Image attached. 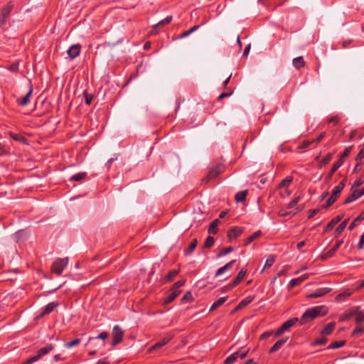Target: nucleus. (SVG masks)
Listing matches in <instances>:
<instances>
[{"instance_id": "nucleus-1", "label": "nucleus", "mask_w": 364, "mask_h": 364, "mask_svg": "<svg viewBox=\"0 0 364 364\" xmlns=\"http://www.w3.org/2000/svg\"><path fill=\"white\" fill-rule=\"evenodd\" d=\"M328 313L326 306H318L308 309L301 318V323H306L319 316H325Z\"/></svg>"}, {"instance_id": "nucleus-2", "label": "nucleus", "mask_w": 364, "mask_h": 364, "mask_svg": "<svg viewBox=\"0 0 364 364\" xmlns=\"http://www.w3.org/2000/svg\"><path fill=\"white\" fill-rule=\"evenodd\" d=\"M346 179L344 178L338 183V185H337L336 186L334 187V188L332 191L331 196L326 200V204L323 205L324 208H327L330 207L336 200V199L338 198L341 192L342 191V190L344 188V187L346 186Z\"/></svg>"}, {"instance_id": "nucleus-3", "label": "nucleus", "mask_w": 364, "mask_h": 364, "mask_svg": "<svg viewBox=\"0 0 364 364\" xmlns=\"http://www.w3.org/2000/svg\"><path fill=\"white\" fill-rule=\"evenodd\" d=\"M68 263V257L58 258L53 264L51 267L52 272L60 276Z\"/></svg>"}, {"instance_id": "nucleus-4", "label": "nucleus", "mask_w": 364, "mask_h": 364, "mask_svg": "<svg viewBox=\"0 0 364 364\" xmlns=\"http://www.w3.org/2000/svg\"><path fill=\"white\" fill-rule=\"evenodd\" d=\"M112 346H115L122 341L123 338H124V331L119 326L116 325L113 327L112 332Z\"/></svg>"}, {"instance_id": "nucleus-5", "label": "nucleus", "mask_w": 364, "mask_h": 364, "mask_svg": "<svg viewBox=\"0 0 364 364\" xmlns=\"http://www.w3.org/2000/svg\"><path fill=\"white\" fill-rule=\"evenodd\" d=\"M223 171V167L221 165H216L211 168L207 176L203 178V183H208L215 179L219 174Z\"/></svg>"}, {"instance_id": "nucleus-6", "label": "nucleus", "mask_w": 364, "mask_h": 364, "mask_svg": "<svg viewBox=\"0 0 364 364\" xmlns=\"http://www.w3.org/2000/svg\"><path fill=\"white\" fill-rule=\"evenodd\" d=\"M299 319L297 318H292L291 319L287 320L275 331L274 336H279L282 333H283L285 331L288 330L291 326H294Z\"/></svg>"}, {"instance_id": "nucleus-7", "label": "nucleus", "mask_w": 364, "mask_h": 364, "mask_svg": "<svg viewBox=\"0 0 364 364\" xmlns=\"http://www.w3.org/2000/svg\"><path fill=\"white\" fill-rule=\"evenodd\" d=\"M355 316V321L357 323L364 321V311H360V307L355 306L350 309L349 316Z\"/></svg>"}, {"instance_id": "nucleus-8", "label": "nucleus", "mask_w": 364, "mask_h": 364, "mask_svg": "<svg viewBox=\"0 0 364 364\" xmlns=\"http://www.w3.org/2000/svg\"><path fill=\"white\" fill-rule=\"evenodd\" d=\"M331 291L330 287H322L316 289L314 292L309 294L306 296L307 299H316L321 297Z\"/></svg>"}, {"instance_id": "nucleus-9", "label": "nucleus", "mask_w": 364, "mask_h": 364, "mask_svg": "<svg viewBox=\"0 0 364 364\" xmlns=\"http://www.w3.org/2000/svg\"><path fill=\"white\" fill-rule=\"evenodd\" d=\"M343 243V240H338L336 244L323 255H322L323 259H326L329 257H331L334 255L338 249L341 246Z\"/></svg>"}, {"instance_id": "nucleus-10", "label": "nucleus", "mask_w": 364, "mask_h": 364, "mask_svg": "<svg viewBox=\"0 0 364 364\" xmlns=\"http://www.w3.org/2000/svg\"><path fill=\"white\" fill-rule=\"evenodd\" d=\"M81 45L79 43L75 44L69 48L67 53L68 56L71 59H74L77 56L80 55V50H81Z\"/></svg>"}, {"instance_id": "nucleus-11", "label": "nucleus", "mask_w": 364, "mask_h": 364, "mask_svg": "<svg viewBox=\"0 0 364 364\" xmlns=\"http://www.w3.org/2000/svg\"><path fill=\"white\" fill-rule=\"evenodd\" d=\"M33 92V86L31 83L29 84V90L28 92L21 98L17 99V103L21 106H26L29 102V99Z\"/></svg>"}, {"instance_id": "nucleus-12", "label": "nucleus", "mask_w": 364, "mask_h": 364, "mask_svg": "<svg viewBox=\"0 0 364 364\" xmlns=\"http://www.w3.org/2000/svg\"><path fill=\"white\" fill-rule=\"evenodd\" d=\"M108 336H109V334L107 332H102L96 337H90L88 339V343H91L92 341H97V339H101V340H102V341L100 343H99L98 345H97L96 346L99 347V348H102V347L105 346V342L104 341V340L107 339L108 338Z\"/></svg>"}, {"instance_id": "nucleus-13", "label": "nucleus", "mask_w": 364, "mask_h": 364, "mask_svg": "<svg viewBox=\"0 0 364 364\" xmlns=\"http://www.w3.org/2000/svg\"><path fill=\"white\" fill-rule=\"evenodd\" d=\"M58 306V302H50L48 304L44 309H43L42 312L38 315V318H42L44 316L51 313L53 309Z\"/></svg>"}, {"instance_id": "nucleus-14", "label": "nucleus", "mask_w": 364, "mask_h": 364, "mask_svg": "<svg viewBox=\"0 0 364 364\" xmlns=\"http://www.w3.org/2000/svg\"><path fill=\"white\" fill-rule=\"evenodd\" d=\"M243 232V228L241 227H233L229 230L228 237L231 239L238 237Z\"/></svg>"}, {"instance_id": "nucleus-15", "label": "nucleus", "mask_w": 364, "mask_h": 364, "mask_svg": "<svg viewBox=\"0 0 364 364\" xmlns=\"http://www.w3.org/2000/svg\"><path fill=\"white\" fill-rule=\"evenodd\" d=\"M343 215H337L328 223V225L326 226V228L323 230V233H326L331 230H332L334 226L338 224L342 219Z\"/></svg>"}, {"instance_id": "nucleus-16", "label": "nucleus", "mask_w": 364, "mask_h": 364, "mask_svg": "<svg viewBox=\"0 0 364 364\" xmlns=\"http://www.w3.org/2000/svg\"><path fill=\"white\" fill-rule=\"evenodd\" d=\"M180 290H173V289H171L164 299V303L167 304L172 302L180 294Z\"/></svg>"}, {"instance_id": "nucleus-17", "label": "nucleus", "mask_w": 364, "mask_h": 364, "mask_svg": "<svg viewBox=\"0 0 364 364\" xmlns=\"http://www.w3.org/2000/svg\"><path fill=\"white\" fill-rule=\"evenodd\" d=\"M14 7V4L12 1L8 2L6 5L1 9V16L9 18Z\"/></svg>"}, {"instance_id": "nucleus-18", "label": "nucleus", "mask_w": 364, "mask_h": 364, "mask_svg": "<svg viewBox=\"0 0 364 364\" xmlns=\"http://www.w3.org/2000/svg\"><path fill=\"white\" fill-rule=\"evenodd\" d=\"M342 164H343V159H338L336 162H335L333 164L330 172L326 177V181H329L331 178L333 173L341 166Z\"/></svg>"}, {"instance_id": "nucleus-19", "label": "nucleus", "mask_w": 364, "mask_h": 364, "mask_svg": "<svg viewBox=\"0 0 364 364\" xmlns=\"http://www.w3.org/2000/svg\"><path fill=\"white\" fill-rule=\"evenodd\" d=\"M288 338V337H285L277 341L269 349V353H272L279 350L281 347L287 341Z\"/></svg>"}, {"instance_id": "nucleus-20", "label": "nucleus", "mask_w": 364, "mask_h": 364, "mask_svg": "<svg viewBox=\"0 0 364 364\" xmlns=\"http://www.w3.org/2000/svg\"><path fill=\"white\" fill-rule=\"evenodd\" d=\"M247 271L245 269H241L237 276L235 278V279L232 281V282L230 284V287H234L239 284L241 281L243 279L244 277L246 274Z\"/></svg>"}, {"instance_id": "nucleus-21", "label": "nucleus", "mask_w": 364, "mask_h": 364, "mask_svg": "<svg viewBox=\"0 0 364 364\" xmlns=\"http://www.w3.org/2000/svg\"><path fill=\"white\" fill-rule=\"evenodd\" d=\"M362 195L360 193V192L358 190H355L353 191V193L349 195L346 200H344V204H348L350 203H352L361 197Z\"/></svg>"}, {"instance_id": "nucleus-22", "label": "nucleus", "mask_w": 364, "mask_h": 364, "mask_svg": "<svg viewBox=\"0 0 364 364\" xmlns=\"http://www.w3.org/2000/svg\"><path fill=\"white\" fill-rule=\"evenodd\" d=\"M235 262V259L232 260V261L228 262L223 267L219 268L215 273V277H218V276L221 275L222 274H223L225 271L230 269L233 267Z\"/></svg>"}, {"instance_id": "nucleus-23", "label": "nucleus", "mask_w": 364, "mask_h": 364, "mask_svg": "<svg viewBox=\"0 0 364 364\" xmlns=\"http://www.w3.org/2000/svg\"><path fill=\"white\" fill-rule=\"evenodd\" d=\"M301 210H302V208H299V207H296L295 208V210H292L290 211H287L284 209H282L279 211L278 215L282 217H285V216H288V215L292 216V215H296V213H298L299 211H301Z\"/></svg>"}, {"instance_id": "nucleus-24", "label": "nucleus", "mask_w": 364, "mask_h": 364, "mask_svg": "<svg viewBox=\"0 0 364 364\" xmlns=\"http://www.w3.org/2000/svg\"><path fill=\"white\" fill-rule=\"evenodd\" d=\"M252 300H253V297H252V296H247V297L245 298L237 304V306L235 307L234 311H237V310L241 309L242 308L246 306L247 305L250 304L252 301Z\"/></svg>"}, {"instance_id": "nucleus-25", "label": "nucleus", "mask_w": 364, "mask_h": 364, "mask_svg": "<svg viewBox=\"0 0 364 364\" xmlns=\"http://www.w3.org/2000/svg\"><path fill=\"white\" fill-rule=\"evenodd\" d=\"M54 348V346L51 343L48 344L46 346L41 348L38 351V355H40V358L48 354L50 351H51Z\"/></svg>"}, {"instance_id": "nucleus-26", "label": "nucleus", "mask_w": 364, "mask_h": 364, "mask_svg": "<svg viewBox=\"0 0 364 364\" xmlns=\"http://www.w3.org/2000/svg\"><path fill=\"white\" fill-rule=\"evenodd\" d=\"M364 220V211L362 212L350 224L348 227L349 230H352L355 226L358 225L362 220Z\"/></svg>"}, {"instance_id": "nucleus-27", "label": "nucleus", "mask_w": 364, "mask_h": 364, "mask_svg": "<svg viewBox=\"0 0 364 364\" xmlns=\"http://www.w3.org/2000/svg\"><path fill=\"white\" fill-rule=\"evenodd\" d=\"M292 63L295 68H302L306 65V63L301 56L294 58Z\"/></svg>"}, {"instance_id": "nucleus-28", "label": "nucleus", "mask_w": 364, "mask_h": 364, "mask_svg": "<svg viewBox=\"0 0 364 364\" xmlns=\"http://www.w3.org/2000/svg\"><path fill=\"white\" fill-rule=\"evenodd\" d=\"M171 20H172L171 16H166L164 19L160 21L157 24L154 26L153 29L156 30V28H159L166 25H168L171 23Z\"/></svg>"}, {"instance_id": "nucleus-29", "label": "nucleus", "mask_w": 364, "mask_h": 364, "mask_svg": "<svg viewBox=\"0 0 364 364\" xmlns=\"http://www.w3.org/2000/svg\"><path fill=\"white\" fill-rule=\"evenodd\" d=\"M348 222V219H346L336 228L335 230V237H337L346 229Z\"/></svg>"}, {"instance_id": "nucleus-30", "label": "nucleus", "mask_w": 364, "mask_h": 364, "mask_svg": "<svg viewBox=\"0 0 364 364\" xmlns=\"http://www.w3.org/2000/svg\"><path fill=\"white\" fill-rule=\"evenodd\" d=\"M171 339V336H166L164 338L160 341L156 343L152 347L151 349H156L163 347L166 343H168Z\"/></svg>"}, {"instance_id": "nucleus-31", "label": "nucleus", "mask_w": 364, "mask_h": 364, "mask_svg": "<svg viewBox=\"0 0 364 364\" xmlns=\"http://www.w3.org/2000/svg\"><path fill=\"white\" fill-rule=\"evenodd\" d=\"M364 333V326L358 324L351 333L353 337H359Z\"/></svg>"}, {"instance_id": "nucleus-32", "label": "nucleus", "mask_w": 364, "mask_h": 364, "mask_svg": "<svg viewBox=\"0 0 364 364\" xmlns=\"http://www.w3.org/2000/svg\"><path fill=\"white\" fill-rule=\"evenodd\" d=\"M247 193H248L247 190L242 191L237 193V194L235 195V200L237 203L244 202L246 200Z\"/></svg>"}, {"instance_id": "nucleus-33", "label": "nucleus", "mask_w": 364, "mask_h": 364, "mask_svg": "<svg viewBox=\"0 0 364 364\" xmlns=\"http://www.w3.org/2000/svg\"><path fill=\"white\" fill-rule=\"evenodd\" d=\"M228 299V296H223L220 297L219 299H218L216 301H215L212 306H210V311H213L223 305Z\"/></svg>"}, {"instance_id": "nucleus-34", "label": "nucleus", "mask_w": 364, "mask_h": 364, "mask_svg": "<svg viewBox=\"0 0 364 364\" xmlns=\"http://www.w3.org/2000/svg\"><path fill=\"white\" fill-rule=\"evenodd\" d=\"M335 323L331 322L327 324V326L321 331V334L323 336L329 335L332 333L335 328Z\"/></svg>"}, {"instance_id": "nucleus-35", "label": "nucleus", "mask_w": 364, "mask_h": 364, "mask_svg": "<svg viewBox=\"0 0 364 364\" xmlns=\"http://www.w3.org/2000/svg\"><path fill=\"white\" fill-rule=\"evenodd\" d=\"M198 244L197 239L194 238L191 240L188 249L185 250V255H188L191 254L196 249Z\"/></svg>"}, {"instance_id": "nucleus-36", "label": "nucleus", "mask_w": 364, "mask_h": 364, "mask_svg": "<svg viewBox=\"0 0 364 364\" xmlns=\"http://www.w3.org/2000/svg\"><path fill=\"white\" fill-rule=\"evenodd\" d=\"M239 357V352H235L234 353L229 355L224 361V364H232L237 358Z\"/></svg>"}, {"instance_id": "nucleus-37", "label": "nucleus", "mask_w": 364, "mask_h": 364, "mask_svg": "<svg viewBox=\"0 0 364 364\" xmlns=\"http://www.w3.org/2000/svg\"><path fill=\"white\" fill-rule=\"evenodd\" d=\"M291 181H292V177L287 176L279 183V184L278 185V188H284V187L288 188L289 186V185L291 184Z\"/></svg>"}, {"instance_id": "nucleus-38", "label": "nucleus", "mask_w": 364, "mask_h": 364, "mask_svg": "<svg viewBox=\"0 0 364 364\" xmlns=\"http://www.w3.org/2000/svg\"><path fill=\"white\" fill-rule=\"evenodd\" d=\"M352 294V291L350 289L345 290L343 293L338 294L336 299L338 301H343L346 297H348Z\"/></svg>"}, {"instance_id": "nucleus-39", "label": "nucleus", "mask_w": 364, "mask_h": 364, "mask_svg": "<svg viewBox=\"0 0 364 364\" xmlns=\"http://www.w3.org/2000/svg\"><path fill=\"white\" fill-rule=\"evenodd\" d=\"M219 223V220L216 219L213 220L209 226L208 232L212 234H216L217 232V227Z\"/></svg>"}, {"instance_id": "nucleus-40", "label": "nucleus", "mask_w": 364, "mask_h": 364, "mask_svg": "<svg viewBox=\"0 0 364 364\" xmlns=\"http://www.w3.org/2000/svg\"><path fill=\"white\" fill-rule=\"evenodd\" d=\"M199 27H200L199 25L193 26L189 30L183 32L181 34H180L179 36H178V38H185V37L189 36L191 33H192L193 32H194L196 30H198Z\"/></svg>"}, {"instance_id": "nucleus-41", "label": "nucleus", "mask_w": 364, "mask_h": 364, "mask_svg": "<svg viewBox=\"0 0 364 364\" xmlns=\"http://www.w3.org/2000/svg\"><path fill=\"white\" fill-rule=\"evenodd\" d=\"M346 343V341H335L332 343H331L328 346V349H335V348H341V347H343Z\"/></svg>"}, {"instance_id": "nucleus-42", "label": "nucleus", "mask_w": 364, "mask_h": 364, "mask_svg": "<svg viewBox=\"0 0 364 364\" xmlns=\"http://www.w3.org/2000/svg\"><path fill=\"white\" fill-rule=\"evenodd\" d=\"M276 259V257L274 255H269L267 259H266L264 266L263 269L269 268L273 265ZM264 269H262L263 271Z\"/></svg>"}, {"instance_id": "nucleus-43", "label": "nucleus", "mask_w": 364, "mask_h": 364, "mask_svg": "<svg viewBox=\"0 0 364 364\" xmlns=\"http://www.w3.org/2000/svg\"><path fill=\"white\" fill-rule=\"evenodd\" d=\"M341 119V117L340 115L337 114V115H334V116H331V117H328L327 119V122L328 123H332L334 125H337L340 123Z\"/></svg>"}, {"instance_id": "nucleus-44", "label": "nucleus", "mask_w": 364, "mask_h": 364, "mask_svg": "<svg viewBox=\"0 0 364 364\" xmlns=\"http://www.w3.org/2000/svg\"><path fill=\"white\" fill-rule=\"evenodd\" d=\"M86 175L87 174L85 172H80V173L74 174L70 177V181H81L82 179L85 178Z\"/></svg>"}, {"instance_id": "nucleus-45", "label": "nucleus", "mask_w": 364, "mask_h": 364, "mask_svg": "<svg viewBox=\"0 0 364 364\" xmlns=\"http://www.w3.org/2000/svg\"><path fill=\"white\" fill-rule=\"evenodd\" d=\"M332 159V154L328 153L326 156L320 161L319 166L322 167L329 163Z\"/></svg>"}, {"instance_id": "nucleus-46", "label": "nucleus", "mask_w": 364, "mask_h": 364, "mask_svg": "<svg viewBox=\"0 0 364 364\" xmlns=\"http://www.w3.org/2000/svg\"><path fill=\"white\" fill-rule=\"evenodd\" d=\"M214 242H215L214 237L212 236H208L204 242L203 247L205 248H210L213 245Z\"/></svg>"}, {"instance_id": "nucleus-47", "label": "nucleus", "mask_w": 364, "mask_h": 364, "mask_svg": "<svg viewBox=\"0 0 364 364\" xmlns=\"http://www.w3.org/2000/svg\"><path fill=\"white\" fill-rule=\"evenodd\" d=\"M80 342H81L80 338H75V339H74L72 341L66 343L65 344V347L67 348H73V347H74L75 346H77L78 344L80 343Z\"/></svg>"}, {"instance_id": "nucleus-48", "label": "nucleus", "mask_w": 364, "mask_h": 364, "mask_svg": "<svg viewBox=\"0 0 364 364\" xmlns=\"http://www.w3.org/2000/svg\"><path fill=\"white\" fill-rule=\"evenodd\" d=\"M300 200V197H295L291 202H289L287 206V209H293Z\"/></svg>"}, {"instance_id": "nucleus-49", "label": "nucleus", "mask_w": 364, "mask_h": 364, "mask_svg": "<svg viewBox=\"0 0 364 364\" xmlns=\"http://www.w3.org/2000/svg\"><path fill=\"white\" fill-rule=\"evenodd\" d=\"M353 146H348L346 148L343 152V154L341 156V158L339 159H343V162L344 161V159L349 156L350 152L352 151Z\"/></svg>"}, {"instance_id": "nucleus-50", "label": "nucleus", "mask_w": 364, "mask_h": 364, "mask_svg": "<svg viewBox=\"0 0 364 364\" xmlns=\"http://www.w3.org/2000/svg\"><path fill=\"white\" fill-rule=\"evenodd\" d=\"M84 97L85 103L90 105L93 100V95L88 93L87 91L84 92Z\"/></svg>"}, {"instance_id": "nucleus-51", "label": "nucleus", "mask_w": 364, "mask_h": 364, "mask_svg": "<svg viewBox=\"0 0 364 364\" xmlns=\"http://www.w3.org/2000/svg\"><path fill=\"white\" fill-rule=\"evenodd\" d=\"M193 299L192 294L190 291L186 292V294L181 298L182 303H186Z\"/></svg>"}, {"instance_id": "nucleus-52", "label": "nucleus", "mask_w": 364, "mask_h": 364, "mask_svg": "<svg viewBox=\"0 0 364 364\" xmlns=\"http://www.w3.org/2000/svg\"><path fill=\"white\" fill-rule=\"evenodd\" d=\"M326 342H327V339L325 337H322V338L316 339L314 341L313 345L314 346H323V345H325L326 343Z\"/></svg>"}, {"instance_id": "nucleus-53", "label": "nucleus", "mask_w": 364, "mask_h": 364, "mask_svg": "<svg viewBox=\"0 0 364 364\" xmlns=\"http://www.w3.org/2000/svg\"><path fill=\"white\" fill-rule=\"evenodd\" d=\"M233 251V247H226V248H224L223 249L220 253L218 254V257H223L229 253H230L231 252Z\"/></svg>"}, {"instance_id": "nucleus-54", "label": "nucleus", "mask_w": 364, "mask_h": 364, "mask_svg": "<svg viewBox=\"0 0 364 364\" xmlns=\"http://www.w3.org/2000/svg\"><path fill=\"white\" fill-rule=\"evenodd\" d=\"M178 272L177 270H171L170 271L168 274L166 275V279L167 281H171V279H173L177 274H178Z\"/></svg>"}, {"instance_id": "nucleus-55", "label": "nucleus", "mask_w": 364, "mask_h": 364, "mask_svg": "<svg viewBox=\"0 0 364 364\" xmlns=\"http://www.w3.org/2000/svg\"><path fill=\"white\" fill-rule=\"evenodd\" d=\"M40 355H38V354L34 355V356H32L31 358H29L25 363L24 364H32L33 363L38 360L40 359Z\"/></svg>"}, {"instance_id": "nucleus-56", "label": "nucleus", "mask_w": 364, "mask_h": 364, "mask_svg": "<svg viewBox=\"0 0 364 364\" xmlns=\"http://www.w3.org/2000/svg\"><path fill=\"white\" fill-rule=\"evenodd\" d=\"M184 284L183 280H179L174 283L172 288L173 290H179V288L182 287Z\"/></svg>"}, {"instance_id": "nucleus-57", "label": "nucleus", "mask_w": 364, "mask_h": 364, "mask_svg": "<svg viewBox=\"0 0 364 364\" xmlns=\"http://www.w3.org/2000/svg\"><path fill=\"white\" fill-rule=\"evenodd\" d=\"M275 332L272 331H265L264 332L261 336H260V339L261 340H263V339H266L267 338H269V336H271L272 335L274 334Z\"/></svg>"}, {"instance_id": "nucleus-58", "label": "nucleus", "mask_w": 364, "mask_h": 364, "mask_svg": "<svg viewBox=\"0 0 364 364\" xmlns=\"http://www.w3.org/2000/svg\"><path fill=\"white\" fill-rule=\"evenodd\" d=\"M299 284V283L298 282V280L296 279V278L292 279L289 281L288 287H289V289H292Z\"/></svg>"}, {"instance_id": "nucleus-59", "label": "nucleus", "mask_w": 364, "mask_h": 364, "mask_svg": "<svg viewBox=\"0 0 364 364\" xmlns=\"http://www.w3.org/2000/svg\"><path fill=\"white\" fill-rule=\"evenodd\" d=\"M261 235H262V232L260 230H257L255 232H254L252 235H251L250 236V237L252 238L251 240L253 242L255 240L259 238Z\"/></svg>"}, {"instance_id": "nucleus-60", "label": "nucleus", "mask_w": 364, "mask_h": 364, "mask_svg": "<svg viewBox=\"0 0 364 364\" xmlns=\"http://www.w3.org/2000/svg\"><path fill=\"white\" fill-rule=\"evenodd\" d=\"M358 249L362 250L364 247V233L360 236V240L358 243Z\"/></svg>"}, {"instance_id": "nucleus-61", "label": "nucleus", "mask_w": 364, "mask_h": 364, "mask_svg": "<svg viewBox=\"0 0 364 364\" xmlns=\"http://www.w3.org/2000/svg\"><path fill=\"white\" fill-rule=\"evenodd\" d=\"M364 158V148L361 149L355 157L356 161H360Z\"/></svg>"}, {"instance_id": "nucleus-62", "label": "nucleus", "mask_w": 364, "mask_h": 364, "mask_svg": "<svg viewBox=\"0 0 364 364\" xmlns=\"http://www.w3.org/2000/svg\"><path fill=\"white\" fill-rule=\"evenodd\" d=\"M325 135H326L325 132L321 133L314 140H313L314 142H316V143L320 142L324 138Z\"/></svg>"}, {"instance_id": "nucleus-63", "label": "nucleus", "mask_w": 364, "mask_h": 364, "mask_svg": "<svg viewBox=\"0 0 364 364\" xmlns=\"http://www.w3.org/2000/svg\"><path fill=\"white\" fill-rule=\"evenodd\" d=\"M231 95H232V92H223V93H221V94L218 96V100H222V99H223V98H225V97H227L230 96Z\"/></svg>"}, {"instance_id": "nucleus-64", "label": "nucleus", "mask_w": 364, "mask_h": 364, "mask_svg": "<svg viewBox=\"0 0 364 364\" xmlns=\"http://www.w3.org/2000/svg\"><path fill=\"white\" fill-rule=\"evenodd\" d=\"M353 41L351 40V39L343 41V43H342V48H347L349 45H350L352 43Z\"/></svg>"}]
</instances>
